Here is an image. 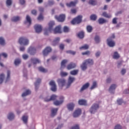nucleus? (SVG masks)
<instances>
[{
    "mask_svg": "<svg viewBox=\"0 0 129 129\" xmlns=\"http://www.w3.org/2000/svg\"><path fill=\"white\" fill-rule=\"evenodd\" d=\"M55 26V22L51 21H50L48 23V28H46L44 29V35H47L50 34V33H51V32H54L55 34L56 33H61V26L59 25L55 27V28L54 29H53L54 28V26Z\"/></svg>",
    "mask_w": 129,
    "mask_h": 129,
    "instance_id": "1",
    "label": "nucleus"
},
{
    "mask_svg": "<svg viewBox=\"0 0 129 129\" xmlns=\"http://www.w3.org/2000/svg\"><path fill=\"white\" fill-rule=\"evenodd\" d=\"M65 99V97L63 96H60L58 97V100H55L53 102L54 105H55V106H59L60 105H61V104H63L64 103V100Z\"/></svg>",
    "mask_w": 129,
    "mask_h": 129,
    "instance_id": "2",
    "label": "nucleus"
},
{
    "mask_svg": "<svg viewBox=\"0 0 129 129\" xmlns=\"http://www.w3.org/2000/svg\"><path fill=\"white\" fill-rule=\"evenodd\" d=\"M99 108V105L97 103H94L90 107L89 109V112L91 114H94L95 112H97L98 109Z\"/></svg>",
    "mask_w": 129,
    "mask_h": 129,
    "instance_id": "3",
    "label": "nucleus"
},
{
    "mask_svg": "<svg viewBox=\"0 0 129 129\" xmlns=\"http://www.w3.org/2000/svg\"><path fill=\"white\" fill-rule=\"evenodd\" d=\"M19 43L20 45H22L23 46H28L29 43V41L27 37H22L19 38Z\"/></svg>",
    "mask_w": 129,
    "mask_h": 129,
    "instance_id": "4",
    "label": "nucleus"
},
{
    "mask_svg": "<svg viewBox=\"0 0 129 129\" xmlns=\"http://www.w3.org/2000/svg\"><path fill=\"white\" fill-rule=\"evenodd\" d=\"M114 34H112L111 37L107 39V44L109 47H113L115 46V42L112 40V39H114Z\"/></svg>",
    "mask_w": 129,
    "mask_h": 129,
    "instance_id": "5",
    "label": "nucleus"
},
{
    "mask_svg": "<svg viewBox=\"0 0 129 129\" xmlns=\"http://www.w3.org/2000/svg\"><path fill=\"white\" fill-rule=\"evenodd\" d=\"M82 21V16H78L76 18L74 19L72 21L71 23L72 25H77V24H80Z\"/></svg>",
    "mask_w": 129,
    "mask_h": 129,
    "instance_id": "6",
    "label": "nucleus"
},
{
    "mask_svg": "<svg viewBox=\"0 0 129 129\" xmlns=\"http://www.w3.org/2000/svg\"><path fill=\"white\" fill-rule=\"evenodd\" d=\"M116 87H117L116 84H111L108 89V92H109V93H111V94H114V92H115V89H116Z\"/></svg>",
    "mask_w": 129,
    "mask_h": 129,
    "instance_id": "7",
    "label": "nucleus"
},
{
    "mask_svg": "<svg viewBox=\"0 0 129 129\" xmlns=\"http://www.w3.org/2000/svg\"><path fill=\"white\" fill-rule=\"evenodd\" d=\"M57 82L60 87H64L66 84V80L64 79H58L57 80Z\"/></svg>",
    "mask_w": 129,
    "mask_h": 129,
    "instance_id": "8",
    "label": "nucleus"
},
{
    "mask_svg": "<svg viewBox=\"0 0 129 129\" xmlns=\"http://www.w3.org/2000/svg\"><path fill=\"white\" fill-rule=\"evenodd\" d=\"M65 15L64 14H61L59 16H55V19L58 21V22H64L65 20Z\"/></svg>",
    "mask_w": 129,
    "mask_h": 129,
    "instance_id": "9",
    "label": "nucleus"
},
{
    "mask_svg": "<svg viewBox=\"0 0 129 129\" xmlns=\"http://www.w3.org/2000/svg\"><path fill=\"white\" fill-rule=\"evenodd\" d=\"M52 51V48L50 47H46L43 51L44 56H47Z\"/></svg>",
    "mask_w": 129,
    "mask_h": 129,
    "instance_id": "10",
    "label": "nucleus"
},
{
    "mask_svg": "<svg viewBox=\"0 0 129 129\" xmlns=\"http://www.w3.org/2000/svg\"><path fill=\"white\" fill-rule=\"evenodd\" d=\"M36 48L34 47H30L28 48V53L30 55H35L36 54Z\"/></svg>",
    "mask_w": 129,
    "mask_h": 129,
    "instance_id": "11",
    "label": "nucleus"
},
{
    "mask_svg": "<svg viewBox=\"0 0 129 129\" xmlns=\"http://www.w3.org/2000/svg\"><path fill=\"white\" fill-rule=\"evenodd\" d=\"M74 107H75V104L74 103H70L67 105L68 109L70 111H72L74 109Z\"/></svg>",
    "mask_w": 129,
    "mask_h": 129,
    "instance_id": "12",
    "label": "nucleus"
},
{
    "mask_svg": "<svg viewBox=\"0 0 129 129\" xmlns=\"http://www.w3.org/2000/svg\"><path fill=\"white\" fill-rule=\"evenodd\" d=\"M81 114V109H77L73 113L74 117H78Z\"/></svg>",
    "mask_w": 129,
    "mask_h": 129,
    "instance_id": "13",
    "label": "nucleus"
},
{
    "mask_svg": "<svg viewBox=\"0 0 129 129\" xmlns=\"http://www.w3.org/2000/svg\"><path fill=\"white\" fill-rule=\"evenodd\" d=\"M90 85V84L89 83H87L85 84L84 85L82 86L80 91L81 92H82V91H84V90H86V89H87V88L89 87Z\"/></svg>",
    "mask_w": 129,
    "mask_h": 129,
    "instance_id": "14",
    "label": "nucleus"
},
{
    "mask_svg": "<svg viewBox=\"0 0 129 129\" xmlns=\"http://www.w3.org/2000/svg\"><path fill=\"white\" fill-rule=\"evenodd\" d=\"M34 29L36 33H41L42 32V26L40 25H35L34 26Z\"/></svg>",
    "mask_w": 129,
    "mask_h": 129,
    "instance_id": "15",
    "label": "nucleus"
},
{
    "mask_svg": "<svg viewBox=\"0 0 129 129\" xmlns=\"http://www.w3.org/2000/svg\"><path fill=\"white\" fill-rule=\"evenodd\" d=\"M87 65H93L94 64V61L93 60V59L92 58H88L84 60Z\"/></svg>",
    "mask_w": 129,
    "mask_h": 129,
    "instance_id": "16",
    "label": "nucleus"
},
{
    "mask_svg": "<svg viewBox=\"0 0 129 129\" xmlns=\"http://www.w3.org/2000/svg\"><path fill=\"white\" fill-rule=\"evenodd\" d=\"M7 117L9 120H14L15 117V114L13 112H11L9 113Z\"/></svg>",
    "mask_w": 129,
    "mask_h": 129,
    "instance_id": "17",
    "label": "nucleus"
},
{
    "mask_svg": "<svg viewBox=\"0 0 129 129\" xmlns=\"http://www.w3.org/2000/svg\"><path fill=\"white\" fill-rule=\"evenodd\" d=\"M80 67L82 71H85L87 69V64L84 61L81 64Z\"/></svg>",
    "mask_w": 129,
    "mask_h": 129,
    "instance_id": "18",
    "label": "nucleus"
},
{
    "mask_svg": "<svg viewBox=\"0 0 129 129\" xmlns=\"http://www.w3.org/2000/svg\"><path fill=\"white\" fill-rule=\"evenodd\" d=\"M59 42H60V37H56L52 41V45L56 46V45L59 44Z\"/></svg>",
    "mask_w": 129,
    "mask_h": 129,
    "instance_id": "19",
    "label": "nucleus"
},
{
    "mask_svg": "<svg viewBox=\"0 0 129 129\" xmlns=\"http://www.w3.org/2000/svg\"><path fill=\"white\" fill-rule=\"evenodd\" d=\"M76 67V64L73 62H71L68 65L67 69L68 70H70L71 69H73V68H75Z\"/></svg>",
    "mask_w": 129,
    "mask_h": 129,
    "instance_id": "20",
    "label": "nucleus"
},
{
    "mask_svg": "<svg viewBox=\"0 0 129 129\" xmlns=\"http://www.w3.org/2000/svg\"><path fill=\"white\" fill-rule=\"evenodd\" d=\"M50 98H49V99L46 100L47 101L50 100V101H54V100H55L58 98V96L53 94L51 96H50Z\"/></svg>",
    "mask_w": 129,
    "mask_h": 129,
    "instance_id": "21",
    "label": "nucleus"
},
{
    "mask_svg": "<svg viewBox=\"0 0 129 129\" xmlns=\"http://www.w3.org/2000/svg\"><path fill=\"white\" fill-rule=\"evenodd\" d=\"M31 60L34 64H38L39 63H41V60L37 58H32Z\"/></svg>",
    "mask_w": 129,
    "mask_h": 129,
    "instance_id": "22",
    "label": "nucleus"
},
{
    "mask_svg": "<svg viewBox=\"0 0 129 129\" xmlns=\"http://www.w3.org/2000/svg\"><path fill=\"white\" fill-rule=\"evenodd\" d=\"M68 62L67 59H63L61 63L60 69H64V67H66V63Z\"/></svg>",
    "mask_w": 129,
    "mask_h": 129,
    "instance_id": "23",
    "label": "nucleus"
},
{
    "mask_svg": "<svg viewBox=\"0 0 129 129\" xmlns=\"http://www.w3.org/2000/svg\"><path fill=\"white\" fill-rule=\"evenodd\" d=\"M77 4V1H76L75 2H71L70 3H67L66 6L68 7V8H71V7H74Z\"/></svg>",
    "mask_w": 129,
    "mask_h": 129,
    "instance_id": "24",
    "label": "nucleus"
},
{
    "mask_svg": "<svg viewBox=\"0 0 129 129\" xmlns=\"http://www.w3.org/2000/svg\"><path fill=\"white\" fill-rule=\"evenodd\" d=\"M11 80V71H7V78L5 80V82H8V81H10Z\"/></svg>",
    "mask_w": 129,
    "mask_h": 129,
    "instance_id": "25",
    "label": "nucleus"
},
{
    "mask_svg": "<svg viewBox=\"0 0 129 129\" xmlns=\"http://www.w3.org/2000/svg\"><path fill=\"white\" fill-rule=\"evenodd\" d=\"M78 102L80 105H87V101L85 100H80Z\"/></svg>",
    "mask_w": 129,
    "mask_h": 129,
    "instance_id": "26",
    "label": "nucleus"
},
{
    "mask_svg": "<svg viewBox=\"0 0 129 129\" xmlns=\"http://www.w3.org/2000/svg\"><path fill=\"white\" fill-rule=\"evenodd\" d=\"M58 108H52L51 109V116H55L57 114V111H58Z\"/></svg>",
    "mask_w": 129,
    "mask_h": 129,
    "instance_id": "27",
    "label": "nucleus"
},
{
    "mask_svg": "<svg viewBox=\"0 0 129 129\" xmlns=\"http://www.w3.org/2000/svg\"><path fill=\"white\" fill-rule=\"evenodd\" d=\"M40 83H41V79H38L36 82L35 83V89L37 90L38 89L39 87V85H40Z\"/></svg>",
    "mask_w": 129,
    "mask_h": 129,
    "instance_id": "28",
    "label": "nucleus"
},
{
    "mask_svg": "<svg viewBox=\"0 0 129 129\" xmlns=\"http://www.w3.org/2000/svg\"><path fill=\"white\" fill-rule=\"evenodd\" d=\"M107 22V21H106V20L102 18H99L98 20V22H99V24H100V25H102L103 24H105V23H106Z\"/></svg>",
    "mask_w": 129,
    "mask_h": 129,
    "instance_id": "29",
    "label": "nucleus"
},
{
    "mask_svg": "<svg viewBox=\"0 0 129 129\" xmlns=\"http://www.w3.org/2000/svg\"><path fill=\"white\" fill-rule=\"evenodd\" d=\"M94 41L96 44H99V43H100V37L98 35H96L94 37Z\"/></svg>",
    "mask_w": 129,
    "mask_h": 129,
    "instance_id": "30",
    "label": "nucleus"
},
{
    "mask_svg": "<svg viewBox=\"0 0 129 129\" xmlns=\"http://www.w3.org/2000/svg\"><path fill=\"white\" fill-rule=\"evenodd\" d=\"M31 94V91L30 90H27L24 93H23L22 95V97H25V96H27Z\"/></svg>",
    "mask_w": 129,
    "mask_h": 129,
    "instance_id": "31",
    "label": "nucleus"
},
{
    "mask_svg": "<svg viewBox=\"0 0 129 129\" xmlns=\"http://www.w3.org/2000/svg\"><path fill=\"white\" fill-rule=\"evenodd\" d=\"M113 59H118L119 58V54L117 51H115L112 55Z\"/></svg>",
    "mask_w": 129,
    "mask_h": 129,
    "instance_id": "32",
    "label": "nucleus"
},
{
    "mask_svg": "<svg viewBox=\"0 0 129 129\" xmlns=\"http://www.w3.org/2000/svg\"><path fill=\"white\" fill-rule=\"evenodd\" d=\"M102 16L104 17L105 18H108V19H110L111 18V15L108 14L106 12H103Z\"/></svg>",
    "mask_w": 129,
    "mask_h": 129,
    "instance_id": "33",
    "label": "nucleus"
},
{
    "mask_svg": "<svg viewBox=\"0 0 129 129\" xmlns=\"http://www.w3.org/2000/svg\"><path fill=\"white\" fill-rule=\"evenodd\" d=\"M20 20H21V17L19 16L13 17L12 18V21H13V22H18L20 21Z\"/></svg>",
    "mask_w": 129,
    "mask_h": 129,
    "instance_id": "34",
    "label": "nucleus"
},
{
    "mask_svg": "<svg viewBox=\"0 0 129 129\" xmlns=\"http://www.w3.org/2000/svg\"><path fill=\"white\" fill-rule=\"evenodd\" d=\"M78 72H79V70H75L73 71H71L70 74L71 75H77L78 74Z\"/></svg>",
    "mask_w": 129,
    "mask_h": 129,
    "instance_id": "35",
    "label": "nucleus"
},
{
    "mask_svg": "<svg viewBox=\"0 0 129 129\" xmlns=\"http://www.w3.org/2000/svg\"><path fill=\"white\" fill-rule=\"evenodd\" d=\"M5 74H0V84H2L3 82H4V80H5Z\"/></svg>",
    "mask_w": 129,
    "mask_h": 129,
    "instance_id": "36",
    "label": "nucleus"
},
{
    "mask_svg": "<svg viewBox=\"0 0 129 129\" xmlns=\"http://www.w3.org/2000/svg\"><path fill=\"white\" fill-rule=\"evenodd\" d=\"M96 88H97V83L96 82H93L90 89L93 90V89H95Z\"/></svg>",
    "mask_w": 129,
    "mask_h": 129,
    "instance_id": "37",
    "label": "nucleus"
},
{
    "mask_svg": "<svg viewBox=\"0 0 129 129\" xmlns=\"http://www.w3.org/2000/svg\"><path fill=\"white\" fill-rule=\"evenodd\" d=\"M21 60L20 59L17 58L15 60L14 64L16 66H19L21 64Z\"/></svg>",
    "mask_w": 129,
    "mask_h": 129,
    "instance_id": "38",
    "label": "nucleus"
},
{
    "mask_svg": "<svg viewBox=\"0 0 129 129\" xmlns=\"http://www.w3.org/2000/svg\"><path fill=\"white\" fill-rule=\"evenodd\" d=\"M0 45L5 46L6 45V41L3 37H0Z\"/></svg>",
    "mask_w": 129,
    "mask_h": 129,
    "instance_id": "39",
    "label": "nucleus"
},
{
    "mask_svg": "<svg viewBox=\"0 0 129 129\" xmlns=\"http://www.w3.org/2000/svg\"><path fill=\"white\" fill-rule=\"evenodd\" d=\"M87 31L88 33H91L92 32V26H90V25H88L87 26Z\"/></svg>",
    "mask_w": 129,
    "mask_h": 129,
    "instance_id": "40",
    "label": "nucleus"
},
{
    "mask_svg": "<svg viewBox=\"0 0 129 129\" xmlns=\"http://www.w3.org/2000/svg\"><path fill=\"white\" fill-rule=\"evenodd\" d=\"M22 120L24 123L28 122V116L24 115L22 117Z\"/></svg>",
    "mask_w": 129,
    "mask_h": 129,
    "instance_id": "41",
    "label": "nucleus"
},
{
    "mask_svg": "<svg viewBox=\"0 0 129 129\" xmlns=\"http://www.w3.org/2000/svg\"><path fill=\"white\" fill-rule=\"evenodd\" d=\"M74 80H75V78L74 77H72L70 76L69 78L68 82L69 83H71V84H72V83H73V81H74Z\"/></svg>",
    "mask_w": 129,
    "mask_h": 129,
    "instance_id": "42",
    "label": "nucleus"
},
{
    "mask_svg": "<svg viewBox=\"0 0 129 129\" xmlns=\"http://www.w3.org/2000/svg\"><path fill=\"white\" fill-rule=\"evenodd\" d=\"M91 20H92V21H96V19H97V16H96L95 14H93L90 16Z\"/></svg>",
    "mask_w": 129,
    "mask_h": 129,
    "instance_id": "43",
    "label": "nucleus"
},
{
    "mask_svg": "<svg viewBox=\"0 0 129 129\" xmlns=\"http://www.w3.org/2000/svg\"><path fill=\"white\" fill-rule=\"evenodd\" d=\"M38 70L40 71L41 72H43L44 73H45V72H47L48 71L46 69H45L44 68L40 67L38 68Z\"/></svg>",
    "mask_w": 129,
    "mask_h": 129,
    "instance_id": "44",
    "label": "nucleus"
},
{
    "mask_svg": "<svg viewBox=\"0 0 129 129\" xmlns=\"http://www.w3.org/2000/svg\"><path fill=\"white\" fill-rule=\"evenodd\" d=\"M78 36L80 39H83L84 38V32H81L78 34Z\"/></svg>",
    "mask_w": 129,
    "mask_h": 129,
    "instance_id": "45",
    "label": "nucleus"
},
{
    "mask_svg": "<svg viewBox=\"0 0 129 129\" xmlns=\"http://www.w3.org/2000/svg\"><path fill=\"white\" fill-rule=\"evenodd\" d=\"M12 4H13L12 0H7L6 5H7V7H10V6H12Z\"/></svg>",
    "mask_w": 129,
    "mask_h": 129,
    "instance_id": "46",
    "label": "nucleus"
},
{
    "mask_svg": "<svg viewBox=\"0 0 129 129\" xmlns=\"http://www.w3.org/2000/svg\"><path fill=\"white\" fill-rule=\"evenodd\" d=\"M49 98H50V96L49 95V94H47L44 96V101L48 102L49 101H50V100L47 101V100L49 99Z\"/></svg>",
    "mask_w": 129,
    "mask_h": 129,
    "instance_id": "47",
    "label": "nucleus"
},
{
    "mask_svg": "<svg viewBox=\"0 0 129 129\" xmlns=\"http://www.w3.org/2000/svg\"><path fill=\"white\" fill-rule=\"evenodd\" d=\"M83 49L84 50H87V49H88V45L87 44H85V45L80 47V50H82Z\"/></svg>",
    "mask_w": 129,
    "mask_h": 129,
    "instance_id": "48",
    "label": "nucleus"
},
{
    "mask_svg": "<svg viewBox=\"0 0 129 129\" xmlns=\"http://www.w3.org/2000/svg\"><path fill=\"white\" fill-rule=\"evenodd\" d=\"M26 21L27 23H29V25H31V17L29 16V15H27L26 16Z\"/></svg>",
    "mask_w": 129,
    "mask_h": 129,
    "instance_id": "49",
    "label": "nucleus"
},
{
    "mask_svg": "<svg viewBox=\"0 0 129 129\" xmlns=\"http://www.w3.org/2000/svg\"><path fill=\"white\" fill-rule=\"evenodd\" d=\"M90 5H92V6H95L96 5V1L95 0H90L89 2Z\"/></svg>",
    "mask_w": 129,
    "mask_h": 129,
    "instance_id": "50",
    "label": "nucleus"
},
{
    "mask_svg": "<svg viewBox=\"0 0 129 129\" xmlns=\"http://www.w3.org/2000/svg\"><path fill=\"white\" fill-rule=\"evenodd\" d=\"M51 91H53V92H56L57 91V86H53L51 88Z\"/></svg>",
    "mask_w": 129,
    "mask_h": 129,
    "instance_id": "51",
    "label": "nucleus"
},
{
    "mask_svg": "<svg viewBox=\"0 0 129 129\" xmlns=\"http://www.w3.org/2000/svg\"><path fill=\"white\" fill-rule=\"evenodd\" d=\"M67 53H68V54H71L72 55H75V54H76V51L68 50L67 51Z\"/></svg>",
    "mask_w": 129,
    "mask_h": 129,
    "instance_id": "52",
    "label": "nucleus"
},
{
    "mask_svg": "<svg viewBox=\"0 0 129 129\" xmlns=\"http://www.w3.org/2000/svg\"><path fill=\"white\" fill-rule=\"evenodd\" d=\"M60 75L61 77H65V76H67V75H68V73L65 72H61L60 73Z\"/></svg>",
    "mask_w": 129,
    "mask_h": 129,
    "instance_id": "53",
    "label": "nucleus"
},
{
    "mask_svg": "<svg viewBox=\"0 0 129 129\" xmlns=\"http://www.w3.org/2000/svg\"><path fill=\"white\" fill-rule=\"evenodd\" d=\"M49 85L50 86H56V83H55V82L53 80L51 81L50 82H49Z\"/></svg>",
    "mask_w": 129,
    "mask_h": 129,
    "instance_id": "54",
    "label": "nucleus"
},
{
    "mask_svg": "<svg viewBox=\"0 0 129 129\" xmlns=\"http://www.w3.org/2000/svg\"><path fill=\"white\" fill-rule=\"evenodd\" d=\"M71 86V83L68 82L67 85H64L63 87H65V89H67L68 88H69Z\"/></svg>",
    "mask_w": 129,
    "mask_h": 129,
    "instance_id": "55",
    "label": "nucleus"
},
{
    "mask_svg": "<svg viewBox=\"0 0 129 129\" xmlns=\"http://www.w3.org/2000/svg\"><path fill=\"white\" fill-rule=\"evenodd\" d=\"M2 56H3V57H4V58H7V57H8V54H7L6 53H2L0 54V60H1V58L2 57Z\"/></svg>",
    "mask_w": 129,
    "mask_h": 129,
    "instance_id": "56",
    "label": "nucleus"
},
{
    "mask_svg": "<svg viewBox=\"0 0 129 129\" xmlns=\"http://www.w3.org/2000/svg\"><path fill=\"white\" fill-rule=\"evenodd\" d=\"M54 4H55V3L52 0H49L48 1V6H53V5H54Z\"/></svg>",
    "mask_w": 129,
    "mask_h": 129,
    "instance_id": "57",
    "label": "nucleus"
},
{
    "mask_svg": "<svg viewBox=\"0 0 129 129\" xmlns=\"http://www.w3.org/2000/svg\"><path fill=\"white\" fill-rule=\"evenodd\" d=\"M117 102L119 105H120L122 104V102H123V101L121 99H119L117 100Z\"/></svg>",
    "mask_w": 129,
    "mask_h": 129,
    "instance_id": "58",
    "label": "nucleus"
},
{
    "mask_svg": "<svg viewBox=\"0 0 129 129\" xmlns=\"http://www.w3.org/2000/svg\"><path fill=\"white\" fill-rule=\"evenodd\" d=\"M114 129H122V127L119 124H117L115 126Z\"/></svg>",
    "mask_w": 129,
    "mask_h": 129,
    "instance_id": "59",
    "label": "nucleus"
},
{
    "mask_svg": "<svg viewBox=\"0 0 129 129\" xmlns=\"http://www.w3.org/2000/svg\"><path fill=\"white\" fill-rule=\"evenodd\" d=\"M63 31L64 33H68V32H69V28L67 26H64L63 28Z\"/></svg>",
    "mask_w": 129,
    "mask_h": 129,
    "instance_id": "60",
    "label": "nucleus"
},
{
    "mask_svg": "<svg viewBox=\"0 0 129 129\" xmlns=\"http://www.w3.org/2000/svg\"><path fill=\"white\" fill-rule=\"evenodd\" d=\"M22 58L24 60H27V59H28V58H29V55L28 54H24L22 55Z\"/></svg>",
    "mask_w": 129,
    "mask_h": 129,
    "instance_id": "61",
    "label": "nucleus"
},
{
    "mask_svg": "<svg viewBox=\"0 0 129 129\" xmlns=\"http://www.w3.org/2000/svg\"><path fill=\"white\" fill-rule=\"evenodd\" d=\"M112 23L113 24H117V18H114L112 20Z\"/></svg>",
    "mask_w": 129,
    "mask_h": 129,
    "instance_id": "62",
    "label": "nucleus"
},
{
    "mask_svg": "<svg viewBox=\"0 0 129 129\" xmlns=\"http://www.w3.org/2000/svg\"><path fill=\"white\" fill-rule=\"evenodd\" d=\"M82 55H90V51H87L84 52L82 53Z\"/></svg>",
    "mask_w": 129,
    "mask_h": 129,
    "instance_id": "63",
    "label": "nucleus"
},
{
    "mask_svg": "<svg viewBox=\"0 0 129 129\" xmlns=\"http://www.w3.org/2000/svg\"><path fill=\"white\" fill-rule=\"evenodd\" d=\"M71 129H79V125L76 124L75 126H73Z\"/></svg>",
    "mask_w": 129,
    "mask_h": 129,
    "instance_id": "64",
    "label": "nucleus"
}]
</instances>
